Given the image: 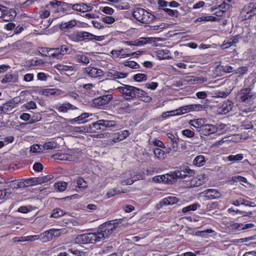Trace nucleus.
Segmentation results:
<instances>
[{
	"label": "nucleus",
	"mask_w": 256,
	"mask_h": 256,
	"mask_svg": "<svg viewBox=\"0 0 256 256\" xmlns=\"http://www.w3.org/2000/svg\"><path fill=\"white\" fill-rule=\"evenodd\" d=\"M47 54H45L46 56H49L52 58H56V60H60V54L58 53V48H50L46 50Z\"/></svg>",
	"instance_id": "a878e982"
},
{
	"label": "nucleus",
	"mask_w": 256,
	"mask_h": 256,
	"mask_svg": "<svg viewBox=\"0 0 256 256\" xmlns=\"http://www.w3.org/2000/svg\"><path fill=\"white\" fill-rule=\"evenodd\" d=\"M60 1L57 0H52L49 2L48 6L50 9L52 10L54 12L56 13V9L58 6H57V2H60Z\"/></svg>",
	"instance_id": "09e8293b"
},
{
	"label": "nucleus",
	"mask_w": 256,
	"mask_h": 256,
	"mask_svg": "<svg viewBox=\"0 0 256 256\" xmlns=\"http://www.w3.org/2000/svg\"><path fill=\"white\" fill-rule=\"evenodd\" d=\"M54 238V234L52 229L46 230L42 234V241L43 242H48Z\"/></svg>",
	"instance_id": "bb28decb"
},
{
	"label": "nucleus",
	"mask_w": 256,
	"mask_h": 256,
	"mask_svg": "<svg viewBox=\"0 0 256 256\" xmlns=\"http://www.w3.org/2000/svg\"><path fill=\"white\" fill-rule=\"evenodd\" d=\"M83 72L93 78H100L104 75V72L102 70L90 66L84 68Z\"/></svg>",
	"instance_id": "9b49d317"
},
{
	"label": "nucleus",
	"mask_w": 256,
	"mask_h": 256,
	"mask_svg": "<svg viewBox=\"0 0 256 256\" xmlns=\"http://www.w3.org/2000/svg\"><path fill=\"white\" fill-rule=\"evenodd\" d=\"M38 14L41 18H46L50 16V9L48 4L45 7L41 8Z\"/></svg>",
	"instance_id": "cd10ccee"
},
{
	"label": "nucleus",
	"mask_w": 256,
	"mask_h": 256,
	"mask_svg": "<svg viewBox=\"0 0 256 256\" xmlns=\"http://www.w3.org/2000/svg\"><path fill=\"white\" fill-rule=\"evenodd\" d=\"M116 123L114 120H100L88 126V132L90 133H96L99 130H106L114 128Z\"/></svg>",
	"instance_id": "f03ea898"
},
{
	"label": "nucleus",
	"mask_w": 256,
	"mask_h": 256,
	"mask_svg": "<svg viewBox=\"0 0 256 256\" xmlns=\"http://www.w3.org/2000/svg\"><path fill=\"white\" fill-rule=\"evenodd\" d=\"M217 20L216 17L212 16H204L202 17H200L197 18L196 20V22H207V21H212L215 22Z\"/></svg>",
	"instance_id": "ea45409f"
},
{
	"label": "nucleus",
	"mask_w": 256,
	"mask_h": 256,
	"mask_svg": "<svg viewBox=\"0 0 256 256\" xmlns=\"http://www.w3.org/2000/svg\"><path fill=\"white\" fill-rule=\"evenodd\" d=\"M256 15V3H250L242 8L240 17L242 20L250 19L254 16Z\"/></svg>",
	"instance_id": "39448f33"
},
{
	"label": "nucleus",
	"mask_w": 256,
	"mask_h": 256,
	"mask_svg": "<svg viewBox=\"0 0 256 256\" xmlns=\"http://www.w3.org/2000/svg\"><path fill=\"white\" fill-rule=\"evenodd\" d=\"M62 4L64 12H70L71 10H72V4H68L64 2H62Z\"/></svg>",
	"instance_id": "e2e57ef3"
},
{
	"label": "nucleus",
	"mask_w": 256,
	"mask_h": 256,
	"mask_svg": "<svg viewBox=\"0 0 256 256\" xmlns=\"http://www.w3.org/2000/svg\"><path fill=\"white\" fill-rule=\"evenodd\" d=\"M66 214V212L60 208H56L53 210L52 213L50 214V218H58Z\"/></svg>",
	"instance_id": "c9c22d12"
},
{
	"label": "nucleus",
	"mask_w": 256,
	"mask_h": 256,
	"mask_svg": "<svg viewBox=\"0 0 256 256\" xmlns=\"http://www.w3.org/2000/svg\"><path fill=\"white\" fill-rule=\"evenodd\" d=\"M112 99V94H106L98 98H95L92 100V104L95 107L104 106L108 104Z\"/></svg>",
	"instance_id": "9d476101"
},
{
	"label": "nucleus",
	"mask_w": 256,
	"mask_h": 256,
	"mask_svg": "<svg viewBox=\"0 0 256 256\" xmlns=\"http://www.w3.org/2000/svg\"><path fill=\"white\" fill-rule=\"evenodd\" d=\"M66 36L68 39L73 42H88V32L86 31H74L66 34Z\"/></svg>",
	"instance_id": "0eeeda50"
},
{
	"label": "nucleus",
	"mask_w": 256,
	"mask_h": 256,
	"mask_svg": "<svg viewBox=\"0 0 256 256\" xmlns=\"http://www.w3.org/2000/svg\"><path fill=\"white\" fill-rule=\"evenodd\" d=\"M214 232L212 229H207L204 230L198 231L196 232V235L198 236H206L207 234H210Z\"/></svg>",
	"instance_id": "69168bd1"
},
{
	"label": "nucleus",
	"mask_w": 256,
	"mask_h": 256,
	"mask_svg": "<svg viewBox=\"0 0 256 256\" xmlns=\"http://www.w3.org/2000/svg\"><path fill=\"white\" fill-rule=\"evenodd\" d=\"M155 156L160 160H164L166 156V152L160 148L153 149Z\"/></svg>",
	"instance_id": "c756f323"
},
{
	"label": "nucleus",
	"mask_w": 256,
	"mask_h": 256,
	"mask_svg": "<svg viewBox=\"0 0 256 256\" xmlns=\"http://www.w3.org/2000/svg\"><path fill=\"white\" fill-rule=\"evenodd\" d=\"M42 145H39L38 144H34L30 147V152H40L43 150V148L42 147Z\"/></svg>",
	"instance_id": "680f3d73"
},
{
	"label": "nucleus",
	"mask_w": 256,
	"mask_h": 256,
	"mask_svg": "<svg viewBox=\"0 0 256 256\" xmlns=\"http://www.w3.org/2000/svg\"><path fill=\"white\" fill-rule=\"evenodd\" d=\"M175 175H176V171L161 176L160 178L162 182H164L167 183H172L178 179L177 176Z\"/></svg>",
	"instance_id": "6ab92c4d"
},
{
	"label": "nucleus",
	"mask_w": 256,
	"mask_h": 256,
	"mask_svg": "<svg viewBox=\"0 0 256 256\" xmlns=\"http://www.w3.org/2000/svg\"><path fill=\"white\" fill-rule=\"evenodd\" d=\"M138 88L128 84H122L119 86L117 90L122 94V96L126 100H131L136 98V94Z\"/></svg>",
	"instance_id": "20e7f679"
},
{
	"label": "nucleus",
	"mask_w": 256,
	"mask_h": 256,
	"mask_svg": "<svg viewBox=\"0 0 256 256\" xmlns=\"http://www.w3.org/2000/svg\"><path fill=\"white\" fill-rule=\"evenodd\" d=\"M4 12H5L2 14V18L3 20L6 22L12 20L15 18L16 16V12L14 9L8 8L6 6L4 9Z\"/></svg>",
	"instance_id": "4468645a"
},
{
	"label": "nucleus",
	"mask_w": 256,
	"mask_h": 256,
	"mask_svg": "<svg viewBox=\"0 0 256 256\" xmlns=\"http://www.w3.org/2000/svg\"><path fill=\"white\" fill-rule=\"evenodd\" d=\"M104 39V36H96L89 32H88V42L94 40L101 41Z\"/></svg>",
	"instance_id": "a18cd8bd"
},
{
	"label": "nucleus",
	"mask_w": 256,
	"mask_h": 256,
	"mask_svg": "<svg viewBox=\"0 0 256 256\" xmlns=\"http://www.w3.org/2000/svg\"><path fill=\"white\" fill-rule=\"evenodd\" d=\"M206 107L202 104H189L183 106L176 110V114H182L192 111H201Z\"/></svg>",
	"instance_id": "1a4fd4ad"
},
{
	"label": "nucleus",
	"mask_w": 256,
	"mask_h": 256,
	"mask_svg": "<svg viewBox=\"0 0 256 256\" xmlns=\"http://www.w3.org/2000/svg\"><path fill=\"white\" fill-rule=\"evenodd\" d=\"M182 134L184 136L188 138H192L194 136V132L190 130L186 129L182 131Z\"/></svg>",
	"instance_id": "774afa93"
},
{
	"label": "nucleus",
	"mask_w": 256,
	"mask_h": 256,
	"mask_svg": "<svg viewBox=\"0 0 256 256\" xmlns=\"http://www.w3.org/2000/svg\"><path fill=\"white\" fill-rule=\"evenodd\" d=\"M75 242L79 244H94L98 242L95 233H89L78 236L75 239Z\"/></svg>",
	"instance_id": "6e6552de"
},
{
	"label": "nucleus",
	"mask_w": 256,
	"mask_h": 256,
	"mask_svg": "<svg viewBox=\"0 0 256 256\" xmlns=\"http://www.w3.org/2000/svg\"><path fill=\"white\" fill-rule=\"evenodd\" d=\"M54 108L60 112L66 113L69 110H74L77 109V108L72 104L70 102H66L62 104H58Z\"/></svg>",
	"instance_id": "dca6fc26"
},
{
	"label": "nucleus",
	"mask_w": 256,
	"mask_h": 256,
	"mask_svg": "<svg viewBox=\"0 0 256 256\" xmlns=\"http://www.w3.org/2000/svg\"><path fill=\"white\" fill-rule=\"evenodd\" d=\"M140 178H142V176H140L139 177H138L137 176L136 177L134 176V178H131L128 179L126 180L122 181V184L123 186L130 185L132 184L134 181L139 180Z\"/></svg>",
	"instance_id": "603ef678"
},
{
	"label": "nucleus",
	"mask_w": 256,
	"mask_h": 256,
	"mask_svg": "<svg viewBox=\"0 0 256 256\" xmlns=\"http://www.w3.org/2000/svg\"><path fill=\"white\" fill-rule=\"evenodd\" d=\"M121 192H122L120 190L119 188H114L110 190L106 193V196H108V198H110L115 196L116 194H120Z\"/></svg>",
	"instance_id": "052dcab7"
},
{
	"label": "nucleus",
	"mask_w": 256,
	"mask_h": 256,
	"mask_svg": "<svg viewBox=\"0 0 256 256\" xmlns=\"http://www.w3.org/2000/svg\"><path fill=\"white\" fill-rule=\"evenodd\" d=\"M200 207V204L198 203L193 204H192L189 205L183 208L182 209V212L184 213H186L190 211H194L196 210L198 208Z\"/></svg>",
	"instance_id": "4c0bfd02"
},
{
	"label": "nucleus",
	"mask_w": 256,
	"mask_h": 256,
	"mask_svg": "<svg viewBox=\"0 0 256 256\" xmlns=\"http://www.w3.org/2000/svg\"><path fill=\"white\" fill-rule=\"evenodd\" d=\"M136 98L146 102H150L152 100V98L148 94L147 92L139 88L136 92Z\"/></svg>",
	"instance_id": "4be33fe9"
},
{
	"label": "nucleus",
	"mask_w": 256,
	"mask_h": 256,
	"mask_svg": "<svg viewBox=\"0 0 256 256\" xmlns=\"http://www.w3.org/2000/svg\"><path fill=\"white\" fill-rule=\"evenodd\" d=\"M184 80L188 82L189 84H194L200 82L202 81L204 82V80H202L200 78L193 76H188L184 78Z\"/></svg>",
	"instance_id": "473e14b6"
},
{
	"label": "nucleus",
	"mask_w": 256,
	"mask_h": 256,
	"mask_svg": "<svg viewBox=\"0 0 256 256\" xmlns=\"http://www.w3.org/2000/svg\"><path fill=\"white\" fill-rule=\"evenodd\" d=\"M168 137L170 140V142L172 144V150L176 152L178 148V143L180 142V139L178 138H176L172 133L168 134Z\"/></svg>",
	"instance_id": "393cba45"
},
{
	"label": "nucleus",
	"mask_w": 256,
	"mask_h": 256,
	"mask_svg": "<svg viewBox=\"0 0 256 256\" xmlns=\"http://www.w3.org/2000/svg\"><path fill=\"white\" fill-rule=\"evenodd\" d=\"M220 70L226 73H230L235 71L234 67L229 66H220Z\"/></svg>",
	"instance_id": "5fc2aeb1"
},
{
	"label": "nucleus",
	"mask_w": 256,
	"mask_h": 256,
	"mask_svg": "<svg viewBox=\"0 0 256 256\" xmlns=\"http://www.w3.org/2000/svg\"><path fill=\"white\" fill-rule=\"evenodd\" d=\"M8 182L11 183L10 184V186L12 188L17 189L19 188H24V185L23 184V181L22 179L18 180H12L10 181H8Z\"/></svg>",
	"instance_id": "72a5a7b5"
},
{
	"label": "nucleus",
	"mask_w": 256,
	"mask_h": 256,
	"mask_svg": "<svg viewBox=\"0 0 256 256\" xmlns=\"http://www.w3.org/2000/svg\"><path fill=\"white\" fill-rule=\"evenodd\" d=\"M244 158V156L242 154H240L236 155H230L228 157V161H234V162H238L242 160Z\"/></svg>",
	"instance_id": "de8ad7c7"
},
{
	"label": "nucleus",
	"mask_w": 256,
	"mask_h": 256,
	"mask_svg": "<svg viewBox=\"0 0 256 256\" xmlns=\"http://www.w3.org/2000/svg\"><path fill=\"white\" fill-rule=\"evenodd\" d=\"M130 134V132L128 130H124L122 131H120L118 132V137L116 138V140H114V142L116 141H121L126 138Z\"/></svg>",
	"instance_id": "e433bc0d"
},
{
	"label": "nucleus",
	"mask_w": 256,
	"mask_h": 256,
	"mask_svg": "<svg viewBox=\"0 0 256 256\" xmlns=\"http://www.w3.org/2000/svg\"><path fill=\"white\" fill-rule=\"evenodd\" d=\"M124 65L133 69H138L140 67V65L134 61H126L124 62Z\"/></svg>",
	"instance_id": "8fccbe9b"
},
{
	"label": "nucleus",
	"mask_w": 256,
	"mask_h": 256,
	"mask_svg": "<svg viewBox=\"0 0 256 256\" xmlns=\"http://www.w3.org/2000/svg\"><path fill=\"white\" fill-rule=\"evenodd\" d=\"M102 20L104 23L108 24H112L115 21L114 18L111 16L102 17Z\"/></svg>",
	"instance_id": "0e129e2a"
},
{
	"label": "nucleus",
	"mask_w": 256,
	"mask_h": 256,
	"mask_svg": "<svg viewBox=\"0 0 256 256\" xmlns=\"http://www.w3.org/2000/svg\"><path fill=\"white\" fill-rule=\"evenodd\" d=\"M72 10L80 12H85L90 11L91 10V6L82 2L73 4Z\"/></svg>",
	"instance_id": "5701e85b"
},
{
	"label": "nucleus",
	"mask_w": 256,
	"mask_h": 256,
	"mask_svg": "<svg viewBox=\"0 0 256 256\" xmlns=\"http://www.w3.org/2000/svg\"><path fill=\"white\" fill-rule=\"evenodd\" d=\"M68 122L70 124H83L86 122V121H83L82 118H81L80 116L72 119H69Z\"/></svg>",
	"instance_id": "bf43d9fd"
},
{
	"label": "nucleus",
	"mask_w": 256,
	"mask_h": 256,
	"mask_svg": "<svg viewBox=\"0 0 256 256\" xmlns=\"http://www.w3.org/2000/svg\"><path fill=\"white\" fill-rule=\"evenodd\" d=\"M238 96L241 102L249 103L256 98V92L252 91L250 88H245L240 90Z\"/></svg>",
	"instance_id": "423d86ee"
},
{
	"label": "nucleus",
	"mask_w": 256,
	"mask_h": 256,
	"mask_svg": "<svg viewBox=\"0 0 256 256\" xmlns=\"http://www.w3.org/2000/svg\"><path fill=\"white\" fill-rule=\"evenodd\" d=\"M138 45L142 46L147 43H151L152 42V38H140L138 40Z\"/></svg>",
	"instance_id": "864d4df0"
},
{
	"label": "nucleus",
	"mask_w": 256,
	"mask_h": 256,
	"mask_svg": "<svg viewBox=\"0 0 256 256\" xmlns=\"http://www.w3.org/2000/svg\"><path fill=\"white\" fill-rule=\"evenodd\" d=\"M68 184L65 182H59L54 184V187L60 192L64 190L67 187Z\"/></svg>",
	"instance_id": "a19ab883"
},
{
	"label": "nucleus",
	"mask_w": 256,
	"mask_h": 256,
	"mask_svg": "<svg viewBox=\"0 0 256 256\" xmlns=\"http://www.w3.org/2000/svg\"><path fill=\"white\" fill-rule=\"evenodd\" d=\"M42 147L43 148V150H52L56 148V144L54 142H48L44 143L42 146Z\"/></svg>",
	"instance_id": "49530a36"
},
{
	"label": "nucleus",
	"mask_w": 256,
	"mask_h": 256,
	"mask_svg": "<svg viewBox=\"0 0 256 256\" xmlns=\"http://www.w3.org/2000/svg\"><path fill=\"white\" fill-rule=\"evenodd\" d=\"M133 78L136 82H141L146 80L148 76L144 74L139 73L134 75Z\"/></svg>",
	"instance_id": "58836bf2"
},
{
	"label": "nucleus",
	"mask_w": 256,
	"mask_h": 256,
	"mask_svg": "<svg viewBox=\"0 0 256 256\" xmlns=\"http://www.w3.org/2000/svg\"><path fill=\"white\" fill-rule=\"evenodd\" d=\"M176 176H177L178 179H182L185 178L188 176H190L193 175L194 174V172L193 170H190L189 168H183L180 170H176Z\"/></svg>",
	"instance_id": "aec40b11"
},
{
	"label": "nucleus",
	"mask_w": 256,
	"mask_h": 256,
	"mask_svg": "<svg viewBox=\"0 0 256 256\" xmlns=\"http://www.w3.org/2000/svg\"><path fill=\"white\" fill-rule=\"evenodd\" d=\"M204 192L208 200L217 199L222 196L221 193L216 189H207Z\"/></svg>",
	"instance_id": "f3484780"
},
{
	"label": "nucleus",
	"mask_w": 256,
	"mask_h": 256,
	"mask_svg": "<svg viewBox=\"0 0 256 256\" xmlns=\"http://www.w3.org/2000/svg\"><path fill=\"white\" fill-rule=\"evenodd\" d=\"M58 67V69L63 72H72L76 70L74 66L59 65Z\"/></svg>",
	"instance_id": "37998d69"
},
{
	"label": "nucleus",
	"mask_w": 256,
	"mask_h": 256,
	"mask_svg": "<svg viewBox=\"0 0 256 256\" xmlns=\"http://www.w3.org/2000/svg\"><path fill=\"white\" fill-rule=\"evenodd\" d=\"M218 128L216 126L207 124L200 126V129L198 130V132L201 134L208 136L217 132L218 131Z\"/></svg>",
	"instance_id": "f8f14e48"
},
{
	"label": "nucleus",
	"mask_w": 256,
	"mask_h": 256,
	"mask_svg": "<svg viewBox=\"0 0 256 256\" xmlns=\"http://www.w3.org/2000/svg\"><path fill=\"white\" fill-rule=\"evenodd\" d=\"M233 104L230 101H227L224 102L222 104L221 113L222 114H227L230 110H232Z\"/></svg>",
	"instance_id": "2f4dec72"
},
{
	"label": "nucleus",
	"mask_w": 256,
	"mask_h": 256,
	"mask_svg": "<svg viewBox=\"0 0 256 256\" xmlns=\"http://www.w3.org/2000/svg\"><path fill=\"white\" fill-rule=\"evenodd\" d=\"M22 180L23 181V184L24 185V188L34 186L33 178Z\"/></svg>",
	"instance_id": "13d9d810"
},
{
	"label": "nucleus",
	"mask_w": 256,
	"mask_h": 256,
	"mask_svg": "<svg viewBox=\"0 0 256 256\" xmlns=\"http://www.w3.org/2000/svg\"><path fill=\"white\" fill-rule=\"evenodd\" d=\"M76 184L79 188H85L88 186L86 182L82 178L80 177L77 178Z\"/></svg>",
	"instance_id": "3c124183"
},
{
	"label": "nucleus",
	"mask_w": 256,
	"mask_h": 256,
	"mask_svg": "<svg viewBox=\"0 0 256 256\" xmlns=\"http://www.w3.org/2000/svg\"><path fill=\"white\" fill-rule=\"evenodd\" d=\"M81 86L85 90L89 96H94L95 94V92L92 90L95 86L94 84L92 83L84 84Z\"/></svg>",
	"instance_id": "7c9ffc66"
},
{
	"label": "nucleus",
	"mask_w": 256,
	"mask_h": 256,
	"mask_svg": "<svg viewBox=\"0 0 256 256\" xmlns=\"http://www.w3.org/2000/svg\"><path fill=\"white\" fill-rule=\"evenodd\" d=\"M248 70V68L247 66H242L240 67L235 70V72L236 74H244L247 72Z\"/></svg>",
	"instance_id": "338daca9"
},
{
	"label": "nucleus",
	"mask_w": 256,
	"mask_h": 256,
	"mask_svg": "<svg viewBox=\"0 0 256 256\" xmlns=\"http://www.w3.org/2000/svg\"><path fill=\"white\" fill-rule=\"evenodd\" d=\"M52 158L56 160H68L74 162L76 160L75 155L68 154L56 153L52 156Z\"/></svg>",
	"instance_id": "ddd939ff"
},
{
	"label": "nucleus",
	"mask_w": 256,
	"mask_h": 256,
	"mask_svg": "<svg viewBox=\"0 0 256 256\" xmlns=\"http://www.w3.org/2000/svg\"><path fill=\"white\" fill-rule=\"evenodd\" d=\"M74 60L77 62L87 64L90 62L89 58L83 54H76L74 56Z\"/></svg>",
	"instance_id": "b1692460"
},
{
	"label": "nucleus",
	"mask_w": 256,
	"mask_h": 256,
	"mask_svg": "<svg viewBox=\"0 0 256 256\" xmlns=\"http://www.w3.org/2000/svg\"><path fill=\"white\" fill-rule=\"evenodd\" d=\"M128 75V73L127 72H121L114 70V72L113 79L125 78L127 77Z\"/></svg>",
	"instance_id": "4d7b16f0"
},
{
	"label": "nucleus",
	"mask_w": 256,
	"mask_h": 256,
	"mask_svg": "<svg viewBox=\"0 0 256 256\" xmlns=\"http://www.w3.org/2000/svg\"><path fill=\"white\" fill-rule=\"evenodd\" d=\"M178 202V199L174 196H168L163 198L157 204V208H160L164 206L172 205L176 204Z\"/></svg>",
	"instance_id": "2eb2a0df"
},
{
	"label": "nucleus",
	"mask_w": 256,
	"mask_h": 256,
	"mask_svg": "<svg viewBox=\"0 0 256 256\" xmlns=\"http://www.w3.org/2000/svg\"><path fill=\"white\" fill-rule=\"evenodd\" d=\"M16 78L14 74H6L2 80V83H8L11 82H15Z\"/></svg>",
	"instance_id": "79ce46f5"
},
{
	"label": "nucleus",
	"mask_w": 256,
	"mask_h": 256,
	"mask_svg": "<svg viewBox=\"0 0 256 256\" xmlns=\"http://www.w3.org/2000/svg\"><path fill=\"white\" fill-rule=\"evenodd\" d=\"M206 163L204 156L202 155H199L196 156L193 160V164L198 167L203 166Z\"/></svg>",
	"instance_id": "c85d7f7f"
},
{
	"label": "nucleus",
	"mask_w": 256,
	"mask_h": 256,
	"mask_svg": "<svg viewBox=\"0 0 256 256\" xmlns=\"http://www.w3.org/2000/svg\"><path fill=\"white\" fill-rule=\"evenodd\" d=\"M162 10L168 14L172 17L178 18L180 14L177 10H172L168 8H164Z\"/></svg>",
	"instance_id": "c03bdc74"
},
{
	"label": "nucleus",
	"mask_w": 256,
	"mask_h": 256,
	"mask_svg": "<svg viewBox=\"0 0 256 256\" xmlns=\"http://www.w3.org/2000/svg\"><path fill=\"white\" fill-rule=\"evenodd\" d=\"M58 48L60 59H62L64 55L69 54L70 53V50L66 45H62L60 47H58Z\"/></svg>",
	"instance_id": "f704fd0d"
},
{
	"label": "nucleus",
	"mask_w": 256,
	"mask_h": 256,
	"mask_svg": "<svg viewBox=\"0 0 256 256\" xmlns=\"http://www.w3.org/2000/svg\"><path fill=\"white\" fill-rule=\"evenodd\" d=\"M169 53V50H160L158 52V56L160 60L168 58V56H166Z\"/></svg>",
	"instance_id": "6e6d98bb"
},
{
	"label": "nucleus",
	"mask_w": 256,
	"mask_h": 256,
	"mask_svg": "<svg viewBox=\"0 0 256 256\" xmlns=\"http://www.w3.org/2000/svg\"><path fill=\"white\" fill-rule=\"evenodd\" d=\"M133 17L142 24H149L155 18L154 16L142 8H136L133 14Z\"/></svg>",
	"instance_id": "7ed1b4c3"
},
{
	"label": "nucleus",
	"mask_w": 256,
	"mask_h": 256,
	"mask_svg": "<svg viewBox=\"0 0 256 256\" xmlns=\"http://www.w3.org/2000/svg\"><path fill=\"white\" fill-rule=\"evenodd\" d=\"M76 25V20H72L68 22H62L60 28V30L64 32H68L73 28Z\"/></svg>",
	"instance_id": "412c9836"
},
{
	"label": "nucleus",
	"mask_w": 256,
	"mask_h": 256,
	"mask_svg": "<svg viewBox=\"0 0 256 256\" xmlns=\"http://www.w3.org/2000/svg\"><path fill=\"white\" fill-rule=\"evenodd\" d=\"M206 175L202 174L198 176V178H193L190 180V187L194 188L202 186L205 182Z\"/></svg>",
	"instance_id": "a211bd4d"
},
{
	"label": "nucleus",
	"mask_w": 256,
	"mask_h": 256,
	"mask_svg": "<svg viewBox=\"0 0 256 256\" xmlns=\"http://www.w3.org/2000/svg\"><path fill=\"white\" fill-rule=\"evenodd\" d=\"M122 220V219H116L101 224L98 232L95 233L97 242H100L105 238L118 233L122 229L120 224Z\"/></svg>",
	"instance_id": "f257e3e1"
}]
</instances>
